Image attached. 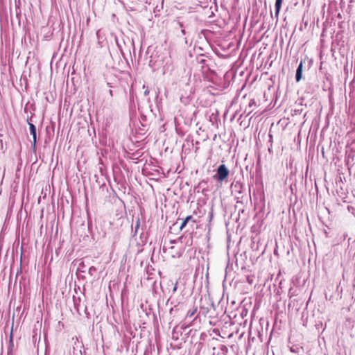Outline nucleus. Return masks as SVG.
<instances>
[{
    "instance_id": "6e6552de",
    "label": "nucleus",
    "mask_w": 355,
    "mask_h": 355,
    "mask_svg": "<svg viewBox=\"0 0 355 355\" xmlns=\"http://www.w3.org/2000/svg\"><path fill=\"white\" fill-rule=\"evenodd\" d=\"M74 307L78 312L80 311L81 300L80 297H76L73 296V298Z\"/></svg>"
},
{
    "instance_id": "412c9836",
    "label": "nucleus",
    "mask_w": 355,
    "mask_h": 355,
    "mask_svg": "<svg viewBox=\"0 0 355 355\" xmlns=\"http://www.w3.org/2000/svg\"><path fill=\"white\" fill-rule=\"evenodd\" d=\"M177 288H178V283H176V284L174 285V286H173V291H173V293H175V292L177 291Z\"/></svg>"
},
{
    "instance_id": "4be33fe9",
    "label": "nucleus",
    "mask_w": 355,
    "mask_h": 355,
    "mask_svg": "<svg viewBox=\"0 0 355 355\" xmlns=\"http://www.w3.org/2000/svg\"><path fill=\"white\" fill-rule=\"evenodd\" d=\"M180 33L182 34V35H186V31L184 28H182L181 31H180Z\"/></svg>"
},
{
    "instance_id": "c85d7f7f",
    "label": "nucleus",
    "mask_w": 355,
    "mask_h": 355,
    "mask_svg": "<svg viewBox=\"0 0 355 355\" xmlns=\"http://www.w3.org/2000/svg\"><path fill=\"white\" fill-rule=\"evenodd\" d=\"M185 43H187V37H185Z\"/></svg>"
},
{
    "instance_id": "9b49d317",
    "label": "nucleus",
    "mask_w": 355,
    "mask_h": 355,
    "mask_svg": "<svg viewBox=\"0 0 355 355\" xmlns=\"http://www.w3.org/2000/svg\"><path fill=\"white\" fill-rule=\"evenodd\" d=\"M291 352H293V353H297V354H300V352H303L304 350H303V348L301 347H298V346H292L291 347Z\"/></svg>"
},
{
    "instance_id": "f8f14e48",
    "label": "nucleus",
    "mask_w": 355,
    "mask_h": 355,
    "mask_svg": "<svg viewBox=\"0 0 355 355\" xmlns=\"http://www.w3.org/2000/svg\"><path fill=\"white\" fill-rule=\"evenodd\" d=\"M184 223H188L189 222H192V223H196V220L193 219V216H187L184 219Z\"/></svg>"
},
{
    "instance_id": "20e7f679",
    "label": "nucleus",
    "mask_w": 355,
    "mask_h": 355,
    "mask_svg": "<svg viewBox=\"0 0 355 355\" xmlns=\"http://www.w3.org/2000/svg\"><path fill=\"white\" fill-rule=\"evenodd\" d=\"M333 86L332 80L331 75H329L328 76H326V81L324 82V87H327L329 91V103H330V111L333 110V105H332V100H331V96H332V90L331 87Z\"/></svg>"
},
{
    "instance_id": "39448f33",
    "label": "nucleus",
    "mask_w": 355,
    "mask_h": 355,
    "mask_svg": "<svg viewBox=\"0 0 355 355\" xmlns=\"http://www.w3.org/2000/svg\"><path fill=\"white\" fill-rule=\"evenodd\" d=\"M197 311V307H194L191 310H189L185 317L184 322L182 324L181 328L183 329H187L191 325V322H189V319L192 318Z\"/></svg>"
},
{
    "instance_id": "bb28decb",
    "label": "nucleus",
    "mask_w": 355,
    "mask_h": 355,
    "mask_svg": "<svg viewBox=\"0 0 355 355\" xmlns=\"http://www.w3.org/2000/svg\"><path fill=\"white\" fill-rule=\"evenodd\" d=\"M85 312L86 314H88L87 312V307L86 306L85 307Z\"/></svg>"
},
{
    "instance_id": "6ab92c4d",
    "label": "nucleus",
    "mask_w": 355,
    "mask_h": 355,
    "mask_svg": "<svg viewBox=\"0 0 355 355\" xmlns=\"http://www.w3.org/2000/svg\"><path fill=\"white\" fill-rule=\"evenodd\" d=\"M176 307H177V306L174 305L173 307L171 308V309L169 311V313L171 315L173 314V312L176 311Z\"/></svg>"
},
{
    "instance_id": "f03ea898",
    "label": "nucleus",
    "mask_w": 355,
    "mask_h": 355,
    "mask_svg": "<svg viewBox=\"0 0 355 355\" xmlns=\"http://www.w3.org/2000/svg\"><path fill=\"white\" fill-rule=\"evenodd\" d=\"M230 174V170L225 164H220L216 169V173L213 175V179L217 182H223Z\"/></svg>"
},
{
    "instance_id": "b1692460",
    "label": "nucleus",
    "mask_w": 355,
    "mask_h": 355,
    "mask_svg": "<svg viewBox=\"0 0 355 355\" xmlns=\"http://www.w3.org/2000/svg\"><path fill=\"white\" fill-rule=\"evenodd\" d=\"M149 94V90L148 88L144 91V96H147Z\"/></svg>"
},
{
    "instance_id": "4468645a",
    "label": "nucleus",
    "mask_w": 355,
    "mask_h": 355,
    "mask_svg": "<svg viewBox=\"0 0 355 355\" xmlns=\"http://www.w3.org/2000/svg\"><path fill=\"white\" fill-rule=\"evenodd\" d=\"M324 294H325V297L327 300H331V298L333 297V294L331 293L330 291H329V292L325 291Z\"/></svg>"
},
{
    "instance_id": "1a4fd4ad",
    "label": "nucleus",
    "mask_w": 355,
    "mask_h": 355,
    "mask_svg": "<svg viewBox=\"0 0 355 355\" xmlns=\"http://www.w3.org/2000/svg\"><path fill=\"white\" fill-rule=\"evenodd\" d=\"M282 1L283 0H276V1H275V15H276V16H277L279 15V11H280V9H281V7H282Z\"/></svg>"
},
{
    "instance_id": "a878e982",
    "label": "nucleus",
    "mask_w": 355,
    "mask_h": 355,
    "mask_svg": "<svg viewBox=\"0 0 355 355\" xmlns=\"http://www.w3.org/2000/svg\"><path fill=\"white\" fill-rule=\"evenodd\" d=\"M10 343L12 342V332H11L10 336Z\"/></svg>"
},
{
    "instance_id": "423d86ee",
    "label": "nucleus",
    "mask_w": 355,
    "mask_h": 355,
    "mask_svg": "<svg viewBox=\"0 0 355 355\" xmlns=\"http://www.w3.org/2000/svg\"><path fill=\"white\" fill-rule=\"evenodd\" d=\"M28 123L29 125L31 135L33 136V143H32V148L35 150V148H36V144H37L36 127L32 123H30V122L28 121Z\"/></svg>"
},
{
    "instance_id": "393cba45",
    "label": "nucleus",
    "mask_w": 355,
    "mask_h": 355,
    "mask_svg": "<svg viewBox=\"0 0 355 355\" xmlns=\"http://www.w3.org/2000/svg\"><path fill=\"white\" fill-rule=\"evenodd\" d=\"M322 157L324 158L325 157V153H324V148H322Z\"/></svg>"
},
{
    "instance_id": "f257e3e1",
    "label": "nucleus",
    "mask_w": 355,
    "mask_h": 355,
    "mask_svg": "<svg viewBox=\"0 0 355 355\" xmlns=\"http://www.w3.org/2000/svg\"><path fill=\"white\" fill-rule=\"evenodd\" d=\"M329 6L327 8V16L325 21L323 23V29L321 34V50H320V70L322 71L324 69L323 65L324 64V62L322 60V57L324 53V51L327 49V45L325 43L327 42H329L331 44L330 51H333V28L331 25V22L333 21V16L331 15V0H328Z\"/></svg>"
},
{
    "instance_id": "0eeeda50",
    "label": "nucleus",
    "mask_w": 355,
    "mask_h": 355,
    "mask_svg": "<svg viewBox=\"0 0 355 355\" xmlns=\"http://www.w3.org/2000/svg\"><path fill=\"white\" fill-rule=\"evenodd\" d=\"M302 69H303V62L301 61L297 68L296 73H295V80L296 82H300L302 77Z\"/></svg>"
},
{
    "instance_id": "aec40b11",
    "label": "nucleus",
    "mask_w": 355,
    "mask_h": 355,
    "mask_svg": "<svg viewBox=\"0 0 355 355\" xmlns=\"http://www.w3.org/2000/svg\"><path fill=\"white\" fill-rule=\"evenodd\" d=\"M175 329L176 328H174L173 331V338H175V339H178V336H176V333H175Z\"/></svg>"
},
{
    "instance_id": "5701e85b",
    "label": "nucleus",
    "mask_w": 355,
    "mask_h": 355,
    "mask_svg": "<svg viewBox=\"0 0 355 355\" xmlns=\"http://www.w3.org/2000/svg\"><path fill=\"white\" fill-rule=\"evenodd\" d=\"M108 93H109V94H110V96L111 97H112V96H113V95H114V94H113V90H112V89H109Z\"/></svg>"
},
{
    "instance_id": "cd10ccee",
    "label": "nucleus",
    "mask_w": 355,
    "mask_h": 355,
    "mask_svg": "<svg viewBox=\"0 0 355 355\" xmlns=\"http://www.w3.org/2000/svg\"><path fill=\"white\" fill-rule=\"evenodd\" d=\"M107 85H108L110 87H112V86L110 85V83H107Z\"/></svg>"
},
{
    "instance_id": "2eb2a0df",
    "label": "nucleus",
    "mask_w": 355,
    "mask_h": 355,
    "mask_svg": "<svg viewBox=\"0 0 355 355\" xmlns=\"http://www.w3.org/2000/svg\"><path fill=\"white\" fill-rule=\"evenodd\" d=\"M177 25L178 26L179 28H181V29L182 28L185 29V26H184V22L180 21H177Z\"/></svg>"
},
{
    "instance_id": "dca6fc26",
    "label": "nucleus",
    "mask_w": 355,
    "mask_h": 355,
    "mask_svg": "<svg viewBox=\"0 0 355 355\" xmlns=\"http://www.w3.org/2000/svg\"><path fill=\"white\" fill-rule=\"evenodd\" d=\"M315 328L319 330L320 327H322V322L321 321H319L318 322H316L315 324Z\"/></svg>"
},
{
    "instance_id": "f3484780",
    "label": "nucleus",
    "mask_w": 355,
    "mask_h": 355,
    "mask_svg": "<svg viewBox=\"0 0 355 355\" xmlns=\"http://www.w3.org/2000/svg\"><path fill=\"white\" fill-rule=\"evenodd\" d=\"M302 319H303V325L304 327H307L308 326V323H309V321H308V317H306V319H304V315L302 316Z\"/></svg>"
},
{
    "instance_id": "a211bd4d",
    "label": "nucleus",
    "mask_w": 355,
    "mask_h": 355,
    "mask_svg": "<svg viewBox=\"0 0 355 355\" xmlns=\"http://www.w3.org/2000/svg\"><path fill=\"white\" fill-rule=\"evenodd\" d=\"M187 224V223H184V220H182V223H181V225H180V229L181 230H183V229L186 227Z\"/></svg>"
},
{
    "instance_id": "9d476101",
    "label": "nucleus",
    "mask_w": 355,
    "mask_h": 355,
    "mask_svg": "<svg viewBox=\"0 0 355 355\" xmlns=\"http://www.w3.org/2000/svg\"><path fill=\"white\" fill-rule=\"evenodd\" d=\"M140 227V218L139 217H137L135 221V230L133 233V236H136L138 232V230Z\"/></svg>"
},
{
    "instance_id": "7ed1b4c3",
    "label": "nucleus",
    "mask_w": 355,
    "mask_h": 355,
    "mask_svg": "<svg viewBox=\"0 0 355 355\" xmlns=\"http://www.w3.org/2000/svg\"><path fill=\"white\" fill-rule=\"evenodd\" d=\"M231 192L232 194L235 195L236 198H240V195L243 192V185L239 181L234 182L231 184L230 186Z\"/></svg>"
},
{
    "instance_id": "ddd939ff",
    "label": "nucleus",
    "mask_w": 355,
    "mask_h": 355,
    "mask_svg": "<svg viewBox=\"0 0 355 355\" xmlns=\"http://www.w3.org/2000/svg\"><path fill=\"white\" fill-rule=\"evenodd\" d=\"M96 272V267L94 266H91L89 268V270H88V273L91 275V276H94L95 273Z\"/></svg>"
}]
</instances>
